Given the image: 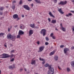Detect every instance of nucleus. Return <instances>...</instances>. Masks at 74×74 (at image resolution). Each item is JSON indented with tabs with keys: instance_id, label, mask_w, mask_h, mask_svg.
<instances>
[{
	"instance_id": "nucleus-1",
	"label": "nucleus",
	"mask_w": 74,
	"mask_h": 74,
	"mask_svg": "<svg viewBox=\"0 0 74 74\" xmlns=\"http://www.w3.org/2000/svg\"><path fill=\"white\" fill-rule=\"evenodd\" d=\"M51 66L52 65H49V66L48 69L51 72H52L51 74H54V68H53V67H52Z\"/></svg>"
},
{
	"instance_id": "nucleus-2",
	"label": "nucleus",
	"mask_w": 74,
	"mask_h": 74,
	"mask_svg": "<svg viewBox=\"0 0 74 74\" xmlns=\"http://www.w3.org/2000/svg\"><path fill=\"white\" fill-rule=\"evenodd\" d=\"M40 33L43 34V36H44L46 34V30L45 29H42L40 32Z\"/></svg>"
},
{
	"instance_id": "nucleus-3",
	"label": "nucleus",
	"mask_w": 74,
	"mask_h": 74,
	"mask_svg": "<svg viewBox=\"0 0 74 74\" xmlns=\"http://www.w3.org/2000/svg\"><path fill=\"white\" fill-rule=\"evenodd\" d=\"M67 3V1H60V3H58V5H60V4H61V5H65V4H66V3Z\"/></svg>"
},
{
	"instance_id": "nucleus-4",
	"label": "nucleus",
	"mask_w": 74,
	"mask_h": 74,
	"mask_svg": "<svg viewBox=\"0 0 74 74\" xmlns=\"http://www.w3.org/2000/svg\"><path fill=\"white\" fill-rule=\"evenodd\" d=\"M3 56H4L3 57H1L0 58H7V56H8V55L7 54H3Z\"/></svg>"
},
{
	"instance_id": "nucleus-5",
	"label": "nucleus",
	"mask_w": 74,
	"mask_h": 74,
	"mask_svg": "<svg viewBox=\"0 0 74 74\" xmlns=\"http://www.w3.org/2000/svg\"><path fill=\"white\" fill-rule=\"evenodd\" d=\"M23 7L24 8H25L26 10H30V8H29V7L28 5H24L23 6Z\"/></svg>"
},
{
	"instance_id": "nucleus-6",
	"label": "nucleus",
	"mask_w": 74,
	"mask_h": 74,
	"mask_svg": "<svg viewBox=\"0 0 74 74\" xmlns=\"http://www.w3.org/2000/svg\"><path fill=\"white\" fill-rule=\"evenodd\" d=\"M16 38V36H15L12 35V36L11 37V38H10V40H12V41H15Z\"/></svg>"
},
{
	"instance_id": "nucleus-7",
	"label": "nucleus",
	"mask_w": 74,
	"mask_h": 74,
	"mask_svg": "<svg viewBox=\"0 0 74 74\" xmlns=\"http://www.w3.org/2000/svg\"><path fill=\"white\" fill-rule=\"evenodd\" d=\"M45 47L44 46H42L40 47L39 48V51H38V52H41V51H43V49H44V48Z\"/></svg>"
},
{
	"instance_id": "nucleus-8",
	"label": "nucleus",
	"mask_w": 74,
	"mask_h": 74,
	"mask_svg": "<svg viewBox=\"0 0 74 74\" xmlns=\"http://www.w3.org/2000/svg\"><path fill=\"white\" fill-rule=\"evenodd\" d=\"M69 51V49L68 48H65L64 49V53L66 54L67 53V51Z\"/></svg>"
},
{
	"instance_id": "nucleus-9",
	"label": "nucleus",
	"mask_w": 74,
	"mask_h": 74,
	"mask_svg": "<svg viewBox=\"0 0 74 74\" xmlns=\"http://www.w3.org/2000/svg\"><path fill=\"white\" fill-rule=\"evenodd\" d=\"M33 34V31L32 30H29V36H30V35H32V34Z\"/></svg>"
},
{
	"instance_id": "nucleus-10",
	"label": "nucleus",
	"mask_w": 74,
	"mask_h": 74,
	"mask_svg": "<svg viewBox=\"0 0 74 74\" xmlns=\"http://www.w3.org/2000/svg\"><path fill=\"white\" fill-rule=\"evenodd\" d=\"M13 18L14 19H16L18 18V14H15L13 15Z\"/></svg>"
},
{
	"instance_id": "nucleus-11",
	"label": "nucleus",
	"mask_w": 74,
	"mask_h": 74,
	"mask_svg": "<svg viewBox=\"0 0 74 74\" xmlns=\"http://www.w3.org/2000/svg\"><path fill=\"white\" fill-rule=\"evenodd\" d=\"M20 28L21 29H25V26L23 25H20Z\"/></svg>"
},
{
	"instance_id": "nucleus-12",
	"label": "nucleus",
	"mask_w": 74,
	"mask_h": 74,
	"mask_svg": "<svg viewBox=\"0 0 74 74\" xmlns=\"http://www.w3.org/2000/svg\"><path fill=\"white\" fill-rule=\"evenodd\" d=\"M24 32L22 31V30H20L18 32V34L20 35H22V34H23Z\"/></svg>"
},
{
	"instance_id": "nucleus-13",
	"label": "nucleus",
	"mask_w": 74,
	"mask_h": 74,
	"mask_svg": "<svg viewBox=\"0 0 74 74\" xmlns=\"http://www.w3.org/2000/svg\"><path fill=\"white\" fill-rule=\"evenodd\" d=\"M40 60H42V61H43L42 62V64H45V60L42 59V58H40Z\"/></svg>"
},
{
	"instance_id": "nucleus-14",
	"label": "nucleus",
	"mask_w": 74,
	"mask_h": 74,
	"mask_svg": "<svg viewBox=\"0 0 74 74\" xmlns=\"http://www.w3.org/2000/svg\"><path fill=\"white\" fill-rule=\"evenodd\" d=\"M58 11L62 14H64V12H63V11H62V10L60 8L58 9Z\"/></svg>"
},
{
	"instance_id": "nucleus-15",
	"label": "nucleus",
	"mask_w": 74,
	"mask_h": 74,
	"mask_svg": "<svg viewBox=\"0 0 74 74\" xmlns=\"http://www.w3.org/2000/svg\"><path fill=\"white\" fill-rule=\"evenodd\" d=\"M12 36V35L11 34L8 35H7V37L8 38V39H11Z\"/></svg>"
},
{
	"instance_id": "nucleus-16",
	"label": "nucleus",
	"mask_w": 74,
	"mask_h": 74,
	"mask_svg": "<svg viewBox=\"0 0 74 74\" xmlns=\"http://www.w3.org/2000/svg\"><path fill=\"white\" fill-rule=\"evenodd\" d=\"M49 14L50 16H51L53 18H55V16H54L52 14V13H51V12H50L49 13Z\"/></svg>"
},
{
	"instance_id": "nucleus-17",
	"label": "nucleus",
	"mask_w": 74,
	"mask_h": 74,
	"mask_svg": "<svg viewBox=\"0 0 74 74\" xmlns=\"http://www.w3.org/2000/svg\"><path fill=\"white\" fill-rule=\"evenodd\" d=\"M51 23L53 24L56 23V20H52Z\"/></svg>"
},
{
	"instance_id": "nucleus-18",
	"label": "nucleus",
	"mask_w": 74,
	"mask_h": 74,
	"mask_svg": "<svg viewBox=\"0 0 74 74\" xmlns=\"http://www.w3.org/2000/svg\"><path fill=\"white\" fill-rule=\"evenodd\" d=\"M61 30H62V31L63 32H65L66 31V28L63 27H61V28H60Z\"/></svg>"
},
{
	"instance_id": "nucleus-19",
	"label": "nucleus",
	"mask_w": 74,
	"mask_h": 74,
	"mask_svg": "<svg viewBox=\"0 0 74 74\" xmlns=\"http://www.w3.org/2000/svg\"><path fill=\"white\" fill-rule=\"evenodd\" d=\"M35 63H36V60H32V64H35Z\"/></svg>"
},
{
	"instance_id": "nucleus-20",
	"label": "nucleus",
	"mask_w": 74,
	"mask_h": 74,
	"mask_svg": "<svg viewBox=\"0 0 74 74\" xmlns=\"http://www.w3.org/2000/svg\"><path fill=\"white\" fill-rule=\"evenodd\" d=\"M54 60H55L57 61L58 60V56H55L54 57Z\"/></svg>"
},
{
	"instance_id": "nucleus-21",
	"label": "nucleus",
	"mask_w": 74,
	"mask_h": 74,
	"mask_svg": "<svg viewBox=\"0 0 74 74\" xmlns=\"http://www.w3.org/2000/svg\"><path fill=\"white\" fill-rule=\"evenodd\" d=\"M14 56V55L13 54H12L10 56L9 55H8V56H7V58H10H10H12Z\"/></svg>"
},
{
	"instance_id": "nucleus-22",
	"label": "nucleus",
	"mask_w": 74,
	"mask_h": 74,
	"mask_svg": "<svg viewBox=\"0 0 74 74\" xmlns=\"http://www.w3.org/2000/svg\"><path fill=\"white\" fill-rule=\"evenodd\" d=\"M55 52V51H53L52 52H51L50 53V55H53V54H54V53Z\"/></svg>"
},
{
	"instance_id": "nucleus-23",
	"label": "nucleus",
	"mask_w": 74,
	"mask_h": 74,
	"mask_svg": "<svg viewBox=\"0 0 74 74\" xmlns=\"http://www.w3.org/2000/svg\"><path fill=\"white\" fill-rule=\"evenodd\" d=\"M35 1L37 3H38L39 4H40L41 3V2H40V1L38 0H35Z\"/></svg>"
},
{
	"instance_id": "nucleus-24",
	"label": "nucleus",
	"mask_w": 74,
	"mask_h": 74,
	"mask_svg": "<svg viewBox=\"0 0 74 74\" xmlns=\"http://www.w3.org/2000/svg\"><path fill=\"white\" fill-rule=\"evenodd\" d=\"M71 66L72 67H74V61H72L71 62Z\"/></svg>"
},
{
	"instance_id": "nucleus-25",
	"label": "nucleus",
	"mask_w": 74,
	"mask_h": 74,
	"mask_svg": "<svg viewBox=\"0 0 74 74\" xmlns=\"http://www.w3.org/2000/svg\"><path fill=\"white\" fill-rule=\"evenodd\" d=\"M30 26L31 27H32V28H34V24H33L32 25H30Z\"/></svg>"
},
{
	"instance_id": "nucleus-26",
	"label": "nucleus",
	"mask_w": 74,
	"mask_h": 74,
	"mask_svg": "<svg viewBox=\"0 0 74 74\" xmlns=\"http://www.w3.org/2000/svg\"><path fill=\"white\" fill-rule=\"evenodd\" d=\"M49 64H46L45 65V66L46 67H49Z\"/></svg>"
},
{
	"instance_id": "nucleus-27",
	"label": "nucleus",
	"mask_w": 74,
	"mask_h": 74,
	"mask_svg": "<svg viewBox=\"0 0 74 74\" xmlns=\"http://www.w3.org/2000/svg\"><path fill=\"white\" fill-rule=\"evenodd\" d=\"M12 8L13 10H15V5H14V4H13L12 6Z\"/></svg>"
},
{
	"instance_id": "nucleus-28",
	"label": "nucleus",
	"mask_w": 74,
	"mask_h": 74,
	"mask_svg": "<svg viewBox=\"0 0 74 74\" xmlns=\"http://www.w3.org/2000/svg\"><path fill=\"white\" fill-rule=\"evenodd\" d=\"M66 70L68 72H69V71H70V69L69 68H67Z\"/></svg>"
},
{
	"instance_id": "nucleus-29",
	"label": "nucleus",
	"mask_w": 74,
	"mask_h": 74,
	"mask_svg": "<svg viewBox=\"0 0 74 74\" xmlns=\"http://www.w3.org/2000/svg\"><path fill=\"white\" fill-rule=\"evenodd\" d=\"M51 71H50V70H49V71L48 72L47 74H51L52 73H51Z\"/></svg>"
},
{
	"instance_id": "nucleus-30",
	"label": "nucleus",
	"mask_w": 74,
	"mask_h": 74,
	"mask_svg": "<svg viewBox=\"0 0 74 74\" xmlns=\"http://www.w3.org/2000/svg\"><path fill=\"white\" fill-rule=\"evenodd\" d=\"M4 34L3 33H0V37H1V36H3V35H4Z\"/></svg>"
},
{
	"instance_id": "nucleus-31",
	"label": "nucleus",
	"mask_w": 74,
	"mask_h": 74,
	"mask_svg": "<svg viewBox=\"0 0 74 74\" xmlns=\"http://www.w3.org/2000/svg\"><path fill=\"white\" fill-rule=\"evenodd\" d=\"M9 69H13V67L12 66H9Z\"/></svg>"
},
{
	"instance_id": "nucleus-32",
	"label": "nucleus",
	"mask_w": 74,
	"mask_h": 74,
	"mask_svg": "<svg viewBox=\"0 0 74 74\" xmlns=\"http://www.w3.org/2000/svg\"><path fill=\"white\" fill-rule=\"evenodd\" d=\"M53 39H56V37L55 36H53L52 37Z\"/></svg>"
},
{
	"instance_id": "nucleus-33",
	"label": "nucleus",
	"mask_w": 74,
	"mask_h": 74,
	"mask_svg": "<svg viewBox=\"0 0 74 74\" xmlns=\"http://www.w3.org/2000/svg\"><path fill=\"white\" fill-rule=\"evenodd\" d=\"M16 3V1H12V4H15V3Z\"/></svg>"
},
{
	"instance_id": "nucleus-34",
	"label": "nucleus",
	"mask_w": 74,
	"mask_h": 74,
	"mask_svg": "<svg viewBox=\"0 0 74 74\" xmlns=\"http://www.w3.org/2000/svg\"><path fill=\"white\" fill-rule=\"evenodd\" d=\"M20 35H21L19 34H18V35H17V38H20Z\"/></svg>"
},
{
	"instance_id": "nucleus-35",
	"label": "nucleus",
	"mask_w": 74,
	"mask_h": 74,
	"mask_svg": "<svg viewBox=\"0 0 74 74\" xmlns=\"http://www.w3.org/2000/svg\"><path fill=\"white\" fill-rule=\"evenodd\" d=\"M14 58H13L10 60L11 62H14Z\"/></svg>"
},
{
	"instance_id": "nucleus-36",
	"label": "nucleus",
	"mask_w": 74,
	"mask_h": 74,
	"mask_svg": "<svg viewBox=\"0 0 74 74\" xmlns=\"http://www.w3.org/2000/svg\"><path fill=\"white\" fill-rule=\"evenodd\" d=\"M53 33H51L50 34V36L51 37H53Z\"/></svg>"
},
{
	"instance_id": "nucleus-37",
	"label": "nucleus",
	"mask_w": 74,
	"mask_h": 74,
	"mask_svg": "<svg viewBox=\"0 0 74 74\" xmlns=\"http://www.w3.org/2000/svg\"><path fill=\"white\" fill-rule=\"evenodd\" d=\"M22 4V0H21L19 2L20 4Z\"/></svg>"
},
{
	"instance_id": "nucleus-38",
	"label": "nucleus",
	"mask_w": 74,
	"mask_h": 74,
	"mask_svg": "<svg viewBox=\"0 0 74 74\" xmlns=\"http://www.w3.org/2000/svg\"><path fill=\"white\" fill-rule=\"evenodd\" d=\"M3 9H4V8L3 7H1L0 8V10H3Z\"/></svg>"
},
{
	"instance_id": "nucleus-39",
	"label": "nucleus",
	"mask_w": 74,
	"mask_h": 74,
	"mask_svg": "<svg viewBox=\"0 0 74 74\" xmlns=\"http://www.w3.org/2000/svg\"><path fill=\"white\" fill-rule=\"evenodd\" d=\"M46 40H47V41H48L49 40L48 38L46 37Z\"/></svg>"
},
{
	"instance_id": "nucleus-40",
	"label": "nucleus",
	"mask_w": 74,
	"mask_h": 74,
	"mask_svg": "<svg viewBox=\"0 0 74 74\" xmlns=\"http://www.w3.org/2000/svg\"><path fill=\"white\" fill-rule=\"evenodd\" d=\"M58 69H59V70H62V68H60L59 66H58Z\"/></svg>"
},
{
	"instance_id": "nucleus-41",
	"label": "nucleus",
	"mask_w": 74,
	"mask_h": 74,
	"mask_svg": "<svg viewBox=\"0 0 74 74\" xmlns=\"http://www.w3.org/2000/svg\"><path fill=\"white\" fill-rule=\"evenodd\" d=\"M49 43L48 42H45V45H48Z\"/></svg>"
},
{
	"instance_id": "nucleus-42",
	"label": "nucleus",
	"mask_w": 74,
	"mask_h": 74,
	"mask_svg": "<svg viewBox=\"0 0 74 74\" xmlns=\"http://www.w3.org/2000/svg\"><path fill=\"white\" fill-rule=\"evenodd\" d=\"M64 47V45H61L60 46V48H63Z\"/></svg>"
},
{
	"instance_id": "nucleus-43",
	"label": "nucleus",
	"mask_w": 74,
	"mask_h": 74,
	"mask_svg": "<svg viewBox=\"0 0 74 74\" xmlns=\"http://www.w3.org/2000/svg\"><path fill=\"white\" fill-rule=\"evenodd\" d=\"M15 51V50H11V53H13V52Z\"/></svg>"
},
{
	"instance_id": "nucleus-44",
	"label": "nucleus",
	"mask_w": 74,
	"mask_h": 74,
	"mask_svg": "<svg viewBox=\"0 0 74 74\" xmlns=\"http://www.w3.org/2000/svg\"><path fill=\"white\" fill-rule=\"evenodd\" d=\"M60 29L62 28V27H63V26H62V24L61 23L60 24Z\"/></svg>"
},
{
	"instance_id": "nucleus-45",
	"label": "nucleus",
	"mask_w": 74,
	"mask_h": 74,
	"mask_svg": "<svg viewBox=\"0 0 74 74\" xmlns=\"http://www.w3.org/2000/svg\"><path fill=\"white\" fill-rule=\"evenodd\" d=\"M53 1H54V2L55 3H56V2H57V1H58V0H53Z\"/></svg>"
},
{
	"instance_id": "nucleus-46",
	"label": "nucleus",
	"mask_w": 74,
	"mask_h": 74,
	"mask_svg": "<svg viewBox=\"0 0 74 74\" xmlns=\"http://www.w3.org/2000/svg\"><path fill=\"white\" fill-rule=\"evenodd\" d=\"M10 30H11V28H8V31L10 32Z\"/></svg>"
},
{
	"instance_id": "nucleus-47",
	"label": "nucleus",
	"mask_w": 74,
	"mask_h": 74,
	"mask_svg": "<svg viewBox=\"0 0 74 74\" xmlns=\"http://www.w3.org/2000/svg\"><path fill=\"white\" fill-rule=\"evenodd\" d=\"M12 67H13V68H16V67L15 66V65H12Z\"/></svg>"
},
{
	"instance_id": "nucleus-48",
	"label": "nucleus",
	"mask_w": 74,
	"mask_h": 74,
	"mask_svg": "<svg viewBox=\"0 0 74 74\" xmlns=\"http://www.w3.org/2000/svg\"><path fill=\"white\" fill-rule=\"evenodd\" d=\"M34 29H38V27L37 26L35 27V26H34Z\"/></svg>"
},
{
	"instance_id": "nucleus-49",
	"label": "nucleus",
	"mask_w": 74,
	"mask_h": 74,
	"mask_svg": "<svg viewBox=\"0 0 74 74\" xmlns=\"http://www.w3.org/2000/svg\"><path fill=\"white\" fill-rule=\"evenodd\" d=\"M73 28H72V31H74V26H72Z\"/></svg>"
},
{
	"instance_id": "nucleus-50",
	"label": "nucleus",
	"mask_w": 74,
	"mask_h": 74,
	"mask_svg": "<svg viewBox=\"0 0 74 74\" xmlns=\"http://www.w3.org/2000/svg\"><path fill=\"white\" fill-rule=\"evenodd\" d=\"M66 16L67 17H69V14H66Z\"/></svg>"
},
{
	"instance_id": "nucleus-51",
	"label": "nucleus",
	"mask_w": 74,
	"mask_h": 74,
	"mask_svg": "<svg viewBox=\"0 0 74 74\" xmlns=\"http://www.w3.org/2000/svg\"><path fill=\"white\" fill-rule=\"evenodd\" d=\"M20 19V18H17L16 19L17 21H18Z\"/></svg>"
},
{
	"instance_id": "nucleus-52",
	"label": "nucleus",
	"mask_w": 74,
	"mask_h": 74,
	"mask_svg": "<svg viewBox=\"0 0 74 74\" xmlns=\"http://www.w3.org/2000/svg\"><path fill=\"white\" fill-rule=\"evenodd\" d=\"M69 16H71V15H72V14H71V13H69Z\"/></svg>"
},
{
	"instance_id": "nucleus-53",
	"label": "nucleus",
	"mask_w": 74,
	"mask_h": 74,
	"mask_svg": "<svg viewBox=\"0 0 74 74\" xmlns=\"http://www.w3.org/2000/svg\"><path fill=\"white\" fill-rule=\"evenodd\" d=\"M71 49H74V47L73 46L71 47Z\"/></svg>"
},
{
	"instance_id": "nucleus-54",
	"label": "nucleus",
	"mask_w": 74,
	"mask_h": 74,
	"mask_svg": "<svg viewBox=\"0 0 74 74\" xmlns=\"http://www.w3.org/2000/svg\"><path fill=\"white\" fill-rule=\"evenodd\" d=\"M3 12H0V15H3Z\"/></svg>"
},
{
	"instance_id": "nucleus-55",
	"label": "nucleus",
	"mask_w": 74,
	"mask_h": 74,
	"mask_svg": "<svg viewBox=\"0 0 74 74\" xmlns=\"http://www.w3.org/2000/svg\"><path fill=\"white\" fill-rule=\"evenodd\" d=\"M48 20L49 22H51V19H50V18H48Z\"/></svg>"
},
{
	"instance_id": "nucleus-56",
	"label": "nucleus",
	"mask_w": 74,
	"mask_h": 74,
	"mask_svg": "<svg viewBox=\"0 0 74 74\" xmlns=\"http://www.w3.org/2000/svg\"><path fill=\"white\" fill-rule=\"evenodd\" d=\"M23 70V69H20V71H22Z\"/></svg>"
},
{
	"instance_id": "nucleus-57",
	"label": "nucleus",
	"mask_w": 74,
	"mask_h": 74,
	"mask_svg": "<svg viewBox=\"0 0 74 74\" xmlns=\"http://www.w3.org/2000/svg\"><path fill=\"white\" fill-rule=\"evenodd\" d=\"M71 1H72V3H73V4H74V0H71Z\"/></svg>"
},
{
	"instance_id": "nucleus-58",
	"label": "nucleus",
	"mask_w": 74,
	"mask_h": 74,
	"mask_svg": "<svg viewBox=\"0 0 74 74\" xmlns=\"http://www.w3.org/2000/svg\"><path fill=\"white\" fill-rule=\"evenodd\" d=\"M37 44L38 45H39V44H40V42L38 41L37 42Z\"/></svg>"
},
{
	"instance_id": "nucleus-59",
	"label": "nucleus",
	"mask_w": 74,
	"mask_h": 74,
	"mask_svg": "<svg viewBox=\"0 0 74 74\" xmlns=\"http://www.w3.org/2000/svg\"><path fill=\"white\" fill-rule=\"evenodd\" d=\"M10 47H13V45L12 44H10Z\"/></svg>"
},
{
	"instance_id": "nucleus-60",
	"label": "nucleus",
	"mask_w": 74,
	"mask_h": 74,
	"mask_svg": "<svg viewBox=\"0 0 74 74\" xmlns=\"http://www.w3.org/2000/svg\"><path fill=\"white\" fill-rule=\"evenodd\" d=\"M14 27H15V28H16L17 27H18V25H15L14 26Z\"/></svg>"
},
{
	"instance_id": "nucleus-61",
	"label": "nucleus",
	"mask_w": 74,
	"mask_h": 74,
	"mask_svg": "<svg viewBox=\"0 0 74 74\" xmlns=\"http://www.w3.org/2000/svg\"><path fill=\"white\" fill-rule=\"evenodd\" d=\"M4 46H5V47L6 48H7V45H4Z\"/></svg>"
},
{
	"instance_id": "nucleus-62",
	"label": "nucleus",
	"mask_w": 74,
	"mask_h": 74,
	"mask_svg": "<svg viewBox=\"0 0 74 74\" xmlns=\"http://www.w3.org/2000/svg\"><path fill=\"white\" fill-rule=\"evenodd\" d=\"M24 70H25V71H27V69L26 68H25L24 69Z\"/></svg>"
},
{
	"instance_id": "nucleus-63",
	"label": "nucleus",
	"mask_w": 74,
	"mask_h": 74,
	"mask_svg": "<svg viewBox=\"0 0 74 74\" xmlns=\"http://www.w3.org/2000/svg\"><path fill=\"white\" fill-rule=\"evenodd\" d=\"M55 30H56L58 31V29L57 28H56Z\"/></svg>"
},
{
	"instance_id": "nucleus-64",
	"label": "nucleus",
	"mask_w": 74,
	"mask_h": 74,
	"mask_svg": "<svg viewBox=\"0 0 74 74\" xmlns=\"http://www.w3.org/2000/svg\"><path fill=\"white\" fill-rule=\"evenodd\" d=\"M22 18H23L24 16V15H22Z\"/></svg>"
}]
</instances>
